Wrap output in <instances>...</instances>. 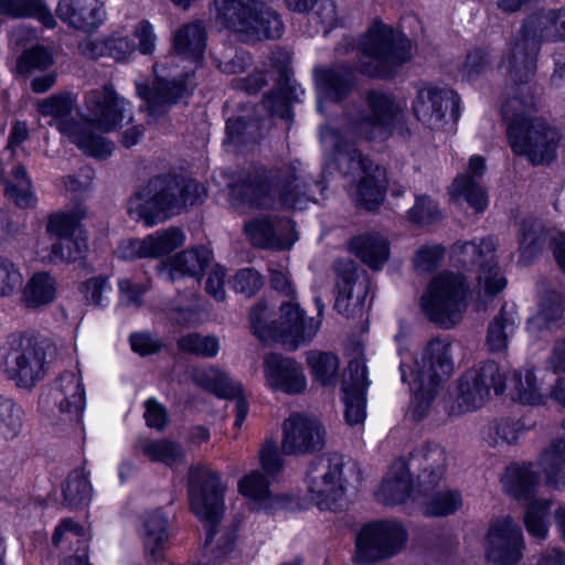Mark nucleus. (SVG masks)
<instances>
[{
    "label": "nucleus",
    "mask_w": 565,
    "mask_h": 565,
    "mask_svg": "<svg viewBox=\"0 0 565 565\" xmlns=\"http://www.w3.org/2000/svg\"><path fill=\"white\" fill-rule=\"evenodd\" d=\"M406 103L391 95L372 92L367 95L365 108L354 110L341 124L340 130L328 126L320 130L321 143L332 151L340 170L358 177L356 202L369 211L376 209L384 199L385 170L374 166L350 140L385 139L398 121Z\"/></svg>",
    "instance_id": "1"
},
{
    "label": "nucleus",
    "mask_w": 565,
    "mask_h": 565,
    "mask_svg": "<svg viewBox=\"0 0 565 565\" xmlns=\"http://www.w3.org/2000/svg\"><path fill=\"white\" fill-rule=\"evenodd\" d=\"M75 98L70 93H57L40 100L38 111L53 119L52 125L84 154L105 159L114 151V143L92 130L96 126L103 132L116 129L125 119L131 121L129 104L119 98L109 87L89 92L85 104L87 120L68 119L75 107Z\"/></svg>",
    "instance_id": "2"
},
{
    "label": "nucleus",
    "mask_w": 565,
    "mask_h": 565,
    "mask_svg": "<svg viewBox=\"0 0 565 565\" xmlns=\"http://www.w3.org/2000/svg\"><path fill=\"white\" fill-rule=\"evenodd\" d=\"M535 107L531 87L521 85L503 104L502 116L513 153L539 166L550 163L556 158L562 135L546 119L534 115Z\"/></svg>",
    "instance_id": "3"
},
{
    "label": "nucleus",
    "mask_w": 565,
    "mask_h": 565,
    "mask_svg": "<svg viewBox=\"0 0 565 565\" xmlns=\"http://www.w3.org/2000/svg\"><path fill=\"white\" fill-rule=\"evenodd\" d=\"M204 196V186L194 180L158 177L151 179L130 198L128 213L134 220L152 226L180 214Z\"/></svg>",
    "instance_id": "4"
},
{
    "label": "nucleus",
    "mask_w": 565,
    "mask_h": 565,
    "mask_svg": "<svg viewBox=\"0 0 565 565\" xmlns=\"http://www.w3.org/2000/svg\"><path fill=\"white\" fill-rule=\"evenodd\" d=\"M451 342L446 339H433L423 350L419 360L412 366L401 364L402 380L408 382L413 393L409 412L415 419L425 417L441 391L443 384L454 373Z\"/></svg>",
    "instance_id": "5"
},
{
    "label": "nucleus",
    "mask_w": 565,
    "mask_h": 565,
    "mask_svg": "<svg viewBox=\"0 0 565 565\" xmlns=\"http://www.w3.org/2000/svg\"><path fill=\"white\" fill-rule=\"evenodd\" d=\"M214 25L206 29L202 21L184 24L178 35H203L207 32L245 33L246 35H268L284 31L278 15L255 0H215Z\"/></svg>",
    "instance_id": "6"
},
{
    "label": "nucleus",
    "mask_w": 565,
    "mask_h": 565,
    "mask_svg": "<svg viewBox=\"0 0 565 565\" xmlns=\"http://www.w3.org/2000/svg\"><path fill=\"white\" fill-rule=\"evenodd\" d=\"M319 318H307L295 298L282 302L279 318L268 323L269 311L266 305L259 303L250 311V326L253 332L262 341L279 339L294 348L313 339L321 326L320 316L323 305L316 300Z\"/></svg>",
    "instance_id": "7"
},
{
    "label": "nucleus",
    "mask_w": 565,
    "mask_h": 565,
    "mask_svg": "<svg viewBox=\"0 0 565 565\" xmlns=\"http://www.w3.org/2000/svg\"><path fill=\"white\" fill-rule=\"evenodd\" d=\"M469 287L460 274L444 271L435 276L420 299L425 316L441 328L457 324L468 305Z\"/></svg>",
    "instance_id": "8"
},
{
    "label": "nucleus",
    "mask_w": 565,
    "mask_h": 565,
    "mask_svg": "<svg viewBox=\"0 0 565 565\" xmlns=\"http://www.w3.org/2000/svg\"><path fill=\"white\" fill-rule=\"evenodd\" d=\"M227 484L221 475L204 465H198L189 472V499L191 511L204 523L206 529L205 547L212 544L225 508Z\"/></svg>",
    "instance_id": "9"
},
{
    "label": "nucleus",
    "mask_w": 565,
    "mask_h": 565,
    "mask_svg": "<svg viewBox=\"0 0 565 565\" xmlns=\"http://www.w3.org/2000/svg\"><path fill=\"white\" fill-rule=\"evenodd\" d=\"M242 194L250 205L271 206L277 200L285 207L302 210L307 206V188L295 166H284L258 183L243 185Z\"/></svg>",
    "instance_id": "10"
},
{
    "label": "nucleus",
    "mask_w": 565,
    "mask_h": 565,
    "mask_svg": "<svg viewBox=\"0 0 565 565\" xmlns=\"http://www.w3.org/2000/svg\"><path fill=\"white\" fill-rule=\"evenodd\" d=\"M54 347L29 335L11 337L3 349L6 372L21 387L33 386L44 373L47 355Z\"/></svg>",
    "instance_id": "11"
},
{
    "label": "nucleus",
    "mask_w": 565,
    "mask_h": 565,
    "mask_svg": "<svg viewBox=\"0 0 565 565\" xmlns=\"http://www.w3.org/2000/svg\"><path fill=\"white\" fill-rule=\"evenodd\" d=\"M408 540L406 527L395 520L364 524L355 537L353 561L356 564H375L401 553Z\"/></svg>",
    "instance_id": "12"
},
{
    "label": "nucleus",
    "mask_w": 565,
    "mask_h": 565,
    "mask_svg": "<svg viewBox=\"0 0 565 565\" xmlns=\"http://www.w3.org/2000/svg\"><path fill=\"white\" fill-rule=\"evenodd\" d=\"M343 459L339 455H324L316 459L307 473L310 499L320 510L339 511L344 508L345 481L342 478Z\"/></svg>",
    "instance_id": "13"
},
{
    "label": "nucleus",
    "mask_w": 565,
    "mask_h": 565,
    "mask_svg": "<svg viewBox=\"0 0 565 565\" xmlns=\"http://www.w3.org/2000/svg\"><path fill=\"white\" fill-rule=\"evenodd\" d=\"M504 379L497 363L488 361L466 371L457 382L456 406L451 414L459 415L480 408L489 399L491 388L504 391Z\"/></svg>",
    "instance_id": "14"
},
{
    "label": "nucleus",
    "mask_w": 565,
    "mask_h": 565,
    "mask_svg": "<svg viewBox=\"0 0 565 565\" xmlns=\"http://www.w3.org/2000/svg\"><path fill=\"white\" fill-rule=\"evenodd\" d=\"M495 241L487 237L480 241L457 243L452 247V255L462 266H478V295L480 298H490L502 291L507 279L497 267Z\"/></svg>",
    "instance_id": "15"
},
{
    "label": "nucleus",
    "mask_w": 565,
    "mask_h": 565,
    "mask_svg": "<svg viewBox=\"0 0 565 565\" xmlns=\"http://www.w3.org/2000/svg\"><path fill=\"white\" fill-rule=\"evenodd\" d=\"M413 56L409 38H365L360 66L370 76H388L393 70Z\"/></svg>",
    "instance_id": "16"
},
{
    "label": "nucleus",
    "mask_w": 565,
    "mask_h": 565,
    "mask_svg": "<svg viewBox=\"0 0 565 565\" xmlns=\"http://www.w3.org/2000/svg\"><path fill=\"white\" fill-rule=\"evenodd\" d=\"M525 547L521 527L511 516L492 522L486 537L487 557L499 565H516Z\"/></svg>",
    "instance_id": "17"
},
{
    "label": "nucleus",
    "mask_w": 565,
    "mask_h": 565,
    "mask_svg": "<svg viewBox=\"0 0 565 565\" xmlns=\"http://www.w3.org/2000/svg\"><path fill=\"white\" fill-rule=\"evenodd\" d=\"M326 430L316 417L294 413L282 423L281 450L286 455L307 454L323 447Z\"/></svg>",
    "instance_id": "18"
},
{
    "label": "nucleus",
    "mask_w": 565,
    "mask_h": 565,
    "mask_svg": "<svg viewBox=\"0 0 565 565\" xmlns=\"http://www.w3.org/2000/svg\"><path fill=\"white\" fill-rule=\"evenodd\" d=\"M265 385L273 392L298 395L307 390V377L295 359L271 353L264 358Z\"/></svg>",
    "instance_id": "19"
},
{
    "label": "nucleus",
    "mask_w": 565,
    "mask_h": 565,
    "mask_svg": "<svg viewBox=\"0 0 565 565\" xmlns=\"http://www.w3.org/2000/svg\"><path fill=\"white\" fill-rule=\"evenodd\" d=\"M55 14L68 28L84 33L95 32L107 19L103 0H58Z\"/></svg>",
    "instance_id": "20"
},
{
    "label": "nucleus",
    "mask_w": 565,
    "mask_h": 565,
    "mask_svg": "<svg viewBox=\"0 0 565 565\" xmlns=\"http://www.w3.org/2000/svg\"><path fill=\"white\" fill-rule=\"evenodd\" d=\"M245 233L250 243L260 248L288 249L298 239L289 220L274 223L266 217L255 218L245 224Z\"/></svg>",
    "instance_id": "21"
},
{
    "label": "nucleus",
    "mask_w": 565,
    "mask_h": 565,
    "mask_svg": "<svg viewBox=\"0 0 565 565\" xmlns=\"http://www.w3.org/2000/svg\"><path fill=\"white\" fill-rule=\"evenodd\" d=\"M335 288L334 308L338 312L348 317L362 312L367 294V284L364 279H361L360 273L353 264H347L338 273Z\"/></svg>",
    "instance_id": "22"
},
{
    "label": "nucleus",
    "mask_w": 565,
    "mask_h": 565,
    "mask_svg": "<svg viewBox=\"0 0 565 565\" xmlns=\"http://www.w3.org/2000/svg\"><path fill=\"white\" fill-rule=\"evenodd\" d=\"M156 81L152 89L149 92H139L140 96L148 103L151 113H156L160 107L169 106L180 99L189 87L190 73L167 72L163 65L154 67Z\"/></svg>",
    "instance_id": "23"
},
{
    "label": "nucleus",
    "mask_w": 565,
    "mask_h": 565,
    "mask_svg": "<svg viewBox=\"0 0 565 565\" xmlns=\"http://www.w3.org/2000/svg\"><path fill=\"white\" fill-rule=\"evenodd\" d=\"M419 490L418 482L416 486L413 484L408 466L404 461H396L381 483L376 495L383 504L396 505L408 500L419 502Z\"/></svg>",
    "instance_id": "24"
},
{
    "label": "nucleus",
    "mask_w": 565,
    "mask_h": 565,
    "mask_svg": "<svg viewBox=\"0 0 565 565\" xmlns=\"http://www.w3.org/2000/svg\"><path fill=\"white\" fill-rule=\"evenodd\" d=\"M551 396L565 406V379H559L556 382ZM539 466L545 476L547 484L555 488H565V439L554 440L541 454Z\"/></svg>",
    "instance_id": "25"
},
{
    "label": "nucleus",
    "mask_w": 565,
    "mask_h": 565,
    "mask_svg": "<svg viewBox=\"0 0 565 565\" xmlns=\"http://www.w3.org/2000/svg\"><path fill=\"white\" fill-rule=\"evenodd\" d=\"M486 171V161L481 156H472L465 173L458 175L451 186V195L463 199L476 212H483L488 206V195L476 178Z\"/></svg>",
    "instance_id": "26"
},
{
    "label": "nucleus",
    "mask_w": 565,
    "mask_h": 565,
    "mask_svg": "<svg viewBox=\"0 0 565 565\" xmlns=\"http://www.w3.org/2000/svg\"><path fill=\"white\" fill-rule=\"evenodd\" d=\"M212 260V253L205 247L185 249L160 266V276L169 281L184 277L200 278Z\"/></svg>",
    "instance_id": "27"
},
{
    "label": "nucleus",
    "mask_w": 565,
    "mask_h": 565,
    "mask_svg": "<svg viewBox=\"0 0 565 565\" xmlns=\"http://www.w3.org/2000/svg\"><path fill=\"white\" fill-rule=\"evenodd\" d=\"M147 556L151 562L164 558L170 532L169 519L162 510H153L145 514L140 530Z\"/></svg>",
    "instance_id": "28"
},
{
    "label": "nucleus",
    "mask_w": 565,
    "mask_h": 565,
    "mask_svg": "<svg viewBox=\"0 0 565 565\" xmlns=\"http://www.w3.org/2000/svg\"><path fill=\"white\" fill-rule=\"evenodd\" d=\"M20 290L21 303L26 309L36 310L54 302L57 297L58 284L51 273L39 270L28 278Z\"/></svg>",
    "instance_id": "29"
},
{
    "label": "nucleus",
    "mask_w": 565,
    "mask_h": 565,
    "mask_svg": "<svg viewBox=\"0 0 565 565\" xmlns=\"http://www.w3.org/2000/svg\"><path fill=\"white\" fill-rule=\"evenodd\" d=\"M447 455L443 447L438 445H429L413 459V463L419 468L417 477L418 486L425 493L434 490L439 486L446 470Z\"/></svg>",
    "instance_id": "30"
},
{
    "label": "nucleus",
    "mask_w": 565,
    "mask_h": 565,
    "mask_svg": "<svg viewBox=\"0 0 565 565\" xmlns=\"http://www.w3.org/2000/svg\"><path fill=\"white\" fill-rule=\"evenodd\" d=\"M269 486L268 477L259 470H252L241 477L237 482V491L245 499L250 510L269 511L275 504V498Z\"/></svg>",
    "instance_id": "31"
},
{
    "label": "nucleus",
    "mask_w": 565,
    "mask_h": 565,
    "mask_svg": "<svg viewBox=\"0 0 565 565\" xmlns=\"http://www.w3.org/2000/svg\"><path fill=\"white\" fill-rule=\"evenodd\" d=\"M53 403L62 413L79 416L85 407L83 383L75 373L63 374L51 393Z\"/></svg>",
    "instance_id": "32"
},
{
    "label": "nucleus",
    "mask_w": 565,
    "mask_h": 565,
    "mask_svg": "<svg viewBox=\"0 0 565 565\" xmlns=\"http://www.w3.org/2000/svg\"><path fill=\"white\" fill-rule=\"evenodd\" d=\"M448 103V98L445 97L441 90L423 87L417 92L413 111L417 119L425 125L433 129L440 128L444 124Z\"/></svg>",
    "instance_id": "33"
},
{
    "label": "nucleus",
    "mask_w": 565,
    "mask_h": 565,
    "mask_svg": "<svg viewBox=\"0 0 565 565\" xmlns=\"http://www.w3.org/2000/svg\"><path fill=\"white\" fill-rule=\"evenodd\" d=\"M352 253L372 269H380L388 260L390 243L380 233H365L350 243Z\"/></svg>",
    "instance_id": "34"
},
{
    "label": "nucleus",
    "mask_w": 565,
    "mask_h": 565,
    "mask_svg": "<svg viewBox=\"0 0 565 565\" xmlns=\"http://www.w3.org/2000/svg\"><path fill=\"white\" fill-rule=\"evenodd\" d=\"M315 79L319 93V110H322L323 100L338 102L343 98L352 87V74L347 68L315 71Z\"/></svg>",
    "instance_id": "35"
},
{
    "label": "nucleus",
    "mask_w": 565,
    "mask_h": 565,
    "mask_svg": "<svg viewBox=\"0 0 565 565\" xmlns=\"http://www.w3.org/2000/svg\"><path fill=\"white\" fill-rule=\"evenodd\" d=\"M420 500L424 513L429 516H446L454 514L462 507V497L455 489H438V486L425 493L420 488Z\"/></svg>",
    "instance_id": "36"
},
{
    "label": "nucleus",
    "mask_w": 565,
    "mask_h": 565,
    "mask_svg": "<svg viewBox=\"0 0 565 565\" xmlns=\"http://www.w3.org/2000/svg\"><path fill=\"white\" fill-rule=\"evenodd\" d=\"M0 14L15 19L35 18L47 29L56 23L43 0H0Z\"/></svg>",
    "instance_id": "37"
},
{
    "label": "nucleus",
    "mask_w": 565,
    "mask_h": 565,
    "mask_svg": "<svg viewBox=\"0 0 565 565\" xmlns=\"http://www.w3.org/2000/svg\"><path fill=\"white\" fill-rule=\"evenodd\" d=\"M194 381L205 390L221 397H236L242 393V385L224 371L210 366L196 370Z\"/></svg>",
    "instance_id": "38"
},
{
    "label": "nucleus",
    "mask_w": 565,
    "mask_h": 565,
    "mask_svg": "<svg viewBox=\"0 0 565 565\" xmlns=\"http://www.w3.org/2000/svg\"><path fill=\"white\" fill-rule=\"evenodd\" d=\"M509 388L511 397L521 404L539 405L544 396L532 370L522 367L513 372Z\"/></svg>",
    "instance_id": "39"
},
{
    "label": "nucleus",
    "mask_w": 565,
    "mask_h": 565,
    "mask_svg": "<svg viewBox=\"0 0 565 565\" xmlns=\"http://www.w3.org/2000/svg\"><path fill=\"white\" fill-rule=\"evenodd\" d=\"M3 183L6 196L13 201L14 204L20 207L34 206L36 199L24 167H14L10 174L3 180Z\"/></svg>",
    "instance_id": "40"
},
{
    "label": "nucleus",
    "mask_w": 565,
    "mask_h": 565,
    "mask_svg": "<svg viewBox=\"0 0 565 565\" xmlns=\"http://www.w3.org/2000/svg\"><path fill=\"white\" fill-rule=\"evenodd\" d=\"M501 481L507 493L514 498H522L539 483V477L531 466L513 465L507 468Z\"/></svg>",
    "instance_id": "41"
},
{
    "label": "nucleus",
    "mask_w": 565,
    "mask_h": 565,
    "mask_svg": "<svg viewBox=\"0 0 565 565\" xmlns=\"http://www.w3.org/2000/svg\"><path fill=\"white\" fill-rule=\"evenodd\" d=\"M88 252L87 234H76L57 239L49 255L50 262L75 263L85 258Z\"/></svg>",
    "instance_id": "42"
},
{
    "label": "nucleus",
    "mask_w": 565,
    "mask_h": 565,
    "mask_svg": "<svg viewBox=\"0 0 565 565\" xmlns=\"http://www.w3.org/2000/svg\"><path fill=\"white\" fill-rule=\"evenodd\" d=\"M86 209L83 206H77L72 212L53 214L49 217L46 232L57 239L76 234H86L81 225V221L86 217Z\"/></svg>",
    "instance_id": "43"
},
{
    "label": "nucleus",
    "mask_w": 565,
    "mask_h": 565,
    "mask_svg": "<svg viewBox=\"0 0 565 565\" xmlns=\"http://www.w3.org/2000/svg\"><path fill=\"white\" fill-rule=\"evenodd\" d=\"M311 375L322 385H332L339 375V359L331 352L311 351L307 354Z\"/></svg>",
    "instance_id": "44"
},
{
    "label": "nucleus",
    "mask_w": 565,
    "mask_h": 565,
    "mask_svg": "<svg viewBox=\"0 0 565 565\" xmlns=\"http://www.w3.org/2000/svg\"><path fill=\"white\" fill-rule=\"evenodd\" d=\"M565 32V13L541 12L526 19L523 35H562Z\"/></svg>",
    "instance_id": "45"
},
{
    "label": "nucleus",
    "mask_w": 565,
    "mask_h": 565,
    "mask_svg": "<svg viewBox=\"0 0 565 565\" xmlns=\"http://www.w3.org/2000/svg\"><path fill=\"white\" fill-rule=\"evenodd\" d=\"M146 241L148 257L160 258L182 246L185 241V236L181 230L170 227L163 231H157L153 234L146 236Z\"/></svg>",
    "instance_id": "46"
},
{
    "label": "nucleus",
    "mask_w": 565,
    "mask_h": 565,
    "mask_svg": "<svg viewBox=\"0 0 565 565\" xmlns=\"http://www.w3.org/2000/svg\"><path fill=\"white\" fill-rule=\"evenodd\" d=\"M563 313L561 298L553 294L540 303V310L527 321V330L533 335H539L543 330L550 329L552 323L556 322Z\"/></svg>",
    "instance_id": "47"
},
{
    "label": "nucleus",
    "mask_w": 565,
    "mask_h": 565,
    "mask_svg": "<svg viewBox=\"0 0 565 565\" xmlns=\"http://www.w3.org/2000/svg\"><path fill=\"white\" fill-rule=\"evenodd\" d=\"M55 63L54 51L42 45H32L23 50L17 62V68L22 74L45 71Z\"/></svg>",
    "instance_id": "48"
},
{
    "label": "nucleus",
    "mask_w": 565,
    "mask_h": 565,
    "mask_svg": "<svg viewBox=\"0 0 565 565\" xmlns=\"http://www.w3.org/2000/svg\"><path fill=\"white\" fill-rule=\"evenodd\" d=\"M514 331V321L512 317L505 315L503 310L490 322L487 334V345L492 352H500L508 348L509 337Z\"/></svg>",
    "instance_id": "49"
},
{
    "label": "nucleus",
    "mask_w": 565,
    "mask_h": 565,
    "mask_svg": "<svg viewBox=\"0 0 565 565\" xmlns=\"http://www.w3.org/2000/svg\"><path fill=\"white\" fill-rule=\"evenodd\" d=\"M108 55L117 61H124L134 53L136 45H138V51L143 55L151 54L154 51L152 38H108Z\"/></svg>",
    "instance_id": "50"
},
{
    "label": "nucleus",
    "mask_w": 565,
    "mask_h": 565,
    "mask_svg": "<svg viewBox=\"0 0 565 565\" xmlns=\"http://www.w3.org/2000/svg\"><path fill=\"white\" fill-rule=\"evenodd\" d=\"M22 428V411L12 401L0 397V440L15 438Z\"/></svg>",
    "instance_id": "51"
},
{
    "label": "nucleus",
    "mask_w": 565,
    "mask_h": 565,
    "mask_svg": "<svg viewBox=\"0 0 565 565\" xmlns=\"http://www.w3.org/2000/svg\"><path fill=\"white\" fill-rule=\"evenodd\" d=\"M181 351L203 358H214L220 351V342L213 335L189 333L178 341Z\"/></svg>",
    "instance_id": "52"
},
{
    "label": "nucleus",
    "mask_w": 565,
    "mask_h": 565,
    "mask_svg": "<svg viewBox=\"0 0 565 565\" xmlns=\"http://www.w3.org/2000/svg\"><path fill=\"white\" fill-rule=\"evenodd\" d=\"M141 450L150 460L168 466L177 463L183 457L181 447L167 439L147 441L142 445Z\"/></svg>",
    "instance_id": "53"
},
{
    "label": "nucleus",
    "mask_w": 565,
    "mask_h": 565,
    "mask_svg": "<svg viewBox=\"0 0 565 565\" xmlns=\"http://www.w3.org/2000/svg\"><path fill=\"white\" fill-rule=\"evenodd\" d=\"M548 508L550 503L546 500L534 501L524 514L525 527L530 535L535 539L544 540L547 536L546 516Z\"/></svg>",
    "instance_id": "54"
},
{
    "label": "nucleus",
    "mask_w": 565,
    "mask_h": 565,
    "mask_svg": "<svg viewBox=\"0 0 565 565\" xmlns=\"http://www.w3.org/2000/svg\"><path fill=\"white\" fill-rule=\"evenodd\" d=\"M23 286L20 267L8 257L0 256V299L15 295Z\"/></svg>",
    "instance_id": "55"
},
{
    "label": "nucleus",
    "mask_w": 565,
    "mask_h": 565,
    "mask_svg": "<svg viewBox=\"0 0 565 565\" xmlns=\"http://www.w3.org/2000/svg\"><path fill=\"white\" fill-rule=\"evenodd\" d=\"M344 417L349 425H360L366 417V392H353L349 384L342 387Z\"/></svg>",
    "instance_id": "56"
},
{
    "label": "nucleus",
    "mask_w": 565,
    "mask_h": 565,
    "mask_svg": "<svg viewBox=\"0 0 565 565\" xmlns=\"http://www.w3.org/2000/svg\"><path fill=\"white\" fill-rule=\"evenodd\" d=\"M536 52L527 50V43L515 46L509 58V72L513 78H527L535 68Z\"/></svg>",
    "instance_id": "57"
},
{
    "label": "nucleus",
    "mask_w": 565,
    "mask_h": 565,
    "mask_svg": "<svg viewBox=\"0 0 565 565\" xmlns=\"http://www.w3.org/2000/svg\"><path fill=\"white\" fill-rule=\"evenodd\" d=\"M64 499L70 505H77L89 500L92 487L82 471L72 472L63 488Z\"/></svg>",
    "instance_id": "58"
},
{
    "label": "nucleus",
    "mask_w": 565,
    "mask_h": 565,
    "mask_svg": "<svg viewBox=\"0 0 565 565\" xmlns=\"http://www.w3.org/2000/svg\"><path fill=\"white\" fill-rule=\"evenodd\" d=\"M204 50V38H174V53L170 58L172 60V63L175 58H180L181 61L194 64L202 58Z\"/></svg>",
    "instance_id": "59"
},
{
    "label": "nucleus",
    "mask_w": 565,
    "mask_h": 565,
    "mask_svg": "<svg viewBox=\"0 0 565 565\" xmlns=\"http://www.w3.org/2000/svg\"><path fill=\"white\" fill-rule=\"evenodd\" d=\"M445 257L441 245H424L416 252L413 263L418 273L426 274L436 269Z\"/></svg>",
    "instance_id": "60"
},
{
    "label": "nucleus",
    "mask_w": 565,
    "mask_h": 565,
    "mask_svg": "<svg viewBox=\"0 0 565 565\" xmlns=\"http://www.w3.org/2000/svg\"><path fill=\"white\" fill-rule=\"evenodd\" d=\"M110 290L111 287L108 282V278L105 276L92 277L79 286V291L86 301L95 306L103 305Z\"/></svg>",
    "instance_id": "61"
},
{
    "label": "nucleus",
    "mask_w": 565,
    "mask_h": 565,
    "mask_svg": "<svg viewBox=\"0 0 565 565\" xmlns=\"http://www.w3.org/2000/svg\"><path fill=\"white\" fill-rule=\"evenodd\" d=\"M258 457L266 477L276 476L281 470L282 460L274 441H265L259 449Z\"/></svg>",
    "instance_id": "62"
},
{
    "label": "nucleus",
    "mask_w": 565,
    "mask_h": 565,
    "mask_svg": "<svg viewBox=\"0 0 565 565\" xmlns=\"http://www.w3.org/2000/svg\"><path fill=\"white\" fill-rule=\"evenodd\" d=\"M349 380H345L343 382L342 387L345 384H349L350 388L353 392L362 391L366 392V388L369 386L367 381V369L365 365V360L363 358H355L350 361L349 363Z\"/></svg>",
    "instance_id": "63"
},
{
    "label": "nucleus",
    "mask_w": 565,
    "mask_h": 565,
    "mask_svg": "<svg viewBox=\"0 0 565 565\" xmlns=\"http://www.w3.org/2000/svg\"><path fill=\"white\" fill-rule=\"evenodd\" d=\"M439 214L437 204L426 195H418L415 205L409 211L411 218L417 223L434 221Z\"/></svg>",
    "instance_id": "64"
}]
</instances>
